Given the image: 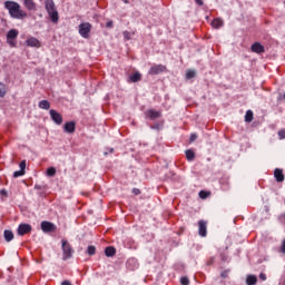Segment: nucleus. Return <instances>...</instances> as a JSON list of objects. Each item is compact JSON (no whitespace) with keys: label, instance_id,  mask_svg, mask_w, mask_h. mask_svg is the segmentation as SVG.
<instances>
[{"label":"nucleus","instance_id":"obj_26","mask_svg":"<svg viewBox=\"0 0 285 285\" xmlns=\"http://www.w3.org/2000/svg\"><path fill=\"white\" fill-rule=\"evenodd\" d=\"M200 199H207V197H210V191L202 190L199 191Z\"/></svg>","mask_w":285,"mask_h":285},{"label":"nucleus","instance_id":"obj_41","mask_svg":"<svg viewBox=\"0 0 285 285\" xmlns=\"http://www.w3.org/2000/svg\"><path fill=\"white\" fill-rule=\"evenodd\" d=\"M196 2L198 3V6H204V1L202 0H196Z\"/></svg>","mask_w":285,"mask_h":285},{"label":"nucleus","instance_id":"obj_22","mask_svg":"<svg viewBox=\"0 0 285 285\" xmlns=\"http://www.w3.org/2000/svg\"><path fill=\"white\" fill-rule=\"evenodd\" d=\"M4 239L6 242H12V239H14V234L11 230H4Z\"/></svg>","mask_w":285,"mask_h":285},{"label":"nucleus","instance_id":"obj_39","mask_svg":"<svg viewBox=\"0 0 285 285\" xmlns=\"http://www.w3.org/2000/svg\"><path fill=\"white\" fill-rule=\"evenodd\" d=\"M132 193H134V195H140L141 194V191L139 189H137V188H134Z\"/></svg>","mask_w":285,"mask_h":285},{"label":"nucleus","instance_id":"obj_13","mask_svg":"<svg viewBox=\"0 0 285 285\" xmlns=\"http://www.w3.org/2000/svg\"><path fill=\"white\" fill-rule=\"evenodd\" d=\"M274 177H275L276 181H278V183L284 181V171L279 168H276L274 170Z\"/></svg>","mask_w":285,"mask_h":285},{"label":"nucleus","instance_id":"obj_40","mask_svg":"<svg viewBox=\"0 0 285 285\" xmlns=\"http://www.w3.org/2000/svg\"><path fill=\"white\" fill-rule=\"evenodd\" d=\"M61 285H72V283H70V281H62Z\"/></svg>","mask_w":285,"mask_h":285},{"label":"nucleus","instance_id":"obj_14","mask_svg":"<svg viewBox=\"0 0 285 285\" xmlns=\"http://www.w3.org/2000/svg\"><path fill=\"white\" fill-rule=\"evenodd\" d=\"M252 52H256L257 55H262V52H264V46H262V43H259V42H255L252 46Z\"/></svg>","mask_w":285,"mask_h":285},{"label":"nucleus","instance_id":"obj_37","mask_svg":"<svg viewBox=\"0 0 285 285\" xmlns=\"http://www.w3.org/2000/svg\"><path fill=\"white\" fill-rule=\"evenodd\" d=\"M112 26H114L112 20H109V21L106 23V28H112Z\"/></svg>","mask_w":285,"mask_h":285},{"label":"nucleus","instance_id":"obj_33","mask_svg":"<svg viewBox=\"0 0 285 285\" xmlns=\"http://www.w3.org/2000/svg\"><path fill=\"white\" fill-rule=\"evenodd\" d=\"M180 283H181L183 285H188V284H190V282L188 281V277H183V278H180Z\"/></svg>","mask_w":285,"mask_h":285},{"label":"nucleus","instance_id":"obj_8","mask_svg":"<svg viewBox=\"0 0 285 285\" xmlns=\"http://www.w3.org/2000/svg\"><path fill=\"white\" fill-rule=\"evenodd\" d=\"M32 230V226L30 224H20L18 227V235L23 236L28 235Z\"/></svg>","mask_w":285,"mask_h":285},{"label":"nucleus","instance_id":"obj_12","mask_svg":"<svg viewBox=\"0 0 285 285\" xmlns=\"http://www.w3.org/2000/svg\"><path fill=\"white\" fill-rule=\"evenodd\" d=\"M65 132H68L69 135H72L76 130V125L72 121L66 122L63 126Z\"/></svg>","mask_w":285,"mask_h":285},{"label":"nucleus","instance_id":"obj_35","mask_svg":"<svg viewBox=\"0 0 285 285\" xmlns=\"http://www.w3.org/2000/svg\"><path fill=\"white\" fill-rule=\"evenodd\" d=\"M197 139V134H191L190 135V138H189V141L193 142Z\"/></svg>","mask_w":285,"mask_h":285},{"label":"nucleus","instance_id":"obj_24","mask_svg":"<svg viewBox=\"0 0 285 285\" xmlns=\"http://www.w3.org/2000/svg\"><path fill=\"white\" fill-rule=\"evenodd\" d=\"M186 157H187L188 161H193L195 159V151H193L191 149H188L186 151Z\"/></svg>","mask_w":285,"mask_h":285},{"label":"nucleus","instance_id":"obj_17","mask_svg":"<svg viewBox=\"0 0 285 285\" xmlns=\"http://www.w3.org/2000/svg\"><path fill=\"white\" fill-rule=\"evenodd\" d=\"M117 253V249L115 247L109 246L105 249L106 257H115V254Z\"/></svg>","mask_w":285,"mask_h":285},{"label":"nucleus","instance_id":"obj_18","mask_svg":"<svg viewBox=\"0 0 285 285\" xmlns=\"http://www.w3.org/2000/svg\"><path fill=\"white\" fill-rule=\"evenodd\" d=\"M129 79L130 81H132V83H137V81H141V73H139V71H136L129 77Z\"/></svg>","mask_w":285,"mask_h":285},{"label":"nucleus","instance_id":"obj_15","mask_svg":"<svg viewBox=\"0 0 285 285\" xmlns=\"http://www.w3.org/2000/svg\"><path fill=\"white\" fill-rule=\"evenodd\" d=\"M147 117H149V119H159V117H161V111L150 109L147 111Z\"/></svg>","mask_w":285,"mask_h":285},{"label":"nucleus","instance_id":"obj_34","mask_svg":"<svg viewBox=\"0 0 285 285\" xmlns=\"http://www.w3.org/2000/svg\"><path fill=\"white\" fill-rule=\"evenodd\" d=\"M279 139H285V129L278 131Z\"/></svg>","mask_w":285,"mask_h":285},{"label":"nucleus","instance_id":"obj_4","mask_svg":"<svg viewBox=\"0 0 285 285\" xmlns=\"http://www.w3.org/2000/svg\"><path fill=\"white\" fill-rule=\"evenodd\" d=\"M17 37H19V31L17 29H10L7 33V43L11 48H14L17 46Z\"/></svg>","mask_w":285,"mask_h":285},{"label":"nucleus","instance_id":"obj_36","mask_svg":"<svg viewBox=\"0 0 285 285\" xmlns=\"http://www.w3.org/2000/svg\"><path fill=\"white\" fill-rule=\"evenodd\" d=\"M281 253H284V255H285V239L282 242Z\"/></svg>","mask_w":285,"mask_h":285},{"label":"nucleus","instance_id":"obj_32","mask_svg":"<svg viewBox=\"0 0 285 285\" xmlns=\"http://www.w3.org/2000/svg\"><path fill=\"white\" fill-rule=\"evenodd\" d=\"M19 166L20 170H22V173H26V160H22Z\"/></svg>","mask_w":285,"mask_h":285},{"label":"nucleus","instance_id":"obj_42","mask_svg":"<svg viewBox=\"0 0 285 285\" xmlns=\"http://www.w3.org/2000/svg\"><path fill=\"white\" fill-rule=\"evenodd\" d=\"M0 194H1V195H8V191H6L4 189H2V190L0 191Z\"/></svg>","mask_w":285,"mask_h":285},{"label":"nucleus","instance_id":"obj_38","mask_svg":"<svg viewBox=\"0 0 285 285\" xmlns=\"http://www.w3.org/2000/svg\"><path fill=\"white\" fill-rule=\"evenodd\" d=\"M259 279H262V282H266V274L262 273L259 275Z\"/></svg>","mask_w":285,"mask_h":285},{"label":"nucleus","instance_id":"obj_25","mask_svg":"<svg viewBox=\"0 0 285 285\" xmlns=\"http://www.w3.org/2000/svg\"><path fill=\"white\" fill-rule=\"evenodd\" d=\"M48 177H55L57 175V169L55 167H50L47 169Z\"/></svg>","mask_w":285,"mask_h":285},{"label":"nucleus","instance_id":"obj_29","mask_svg":"<svg viewBox=\"0 0 285 285\" xmlns=\"http://www.w3.org/2000/svg\"><path fill=\"white\" fill-rule=\"evenodd\" d=\"M0 97H6V85L0 82Z\"/></svg>","mask_w":285,"mask_h":285},{"label":"nucleus","instance_id":"obj_3","mask_svg":"<svg viewBox=\"0 0 285 285\" xmlns=\"http://www.w3.org/2000/svg\"><path fill=\"white\" fill-rule=\"evenodd\" d=\"M90 30H92V24H90V22H82L79 24V35L82 39H90Z\"/></svg>","mask_w":285,"mask_h":285},{"label":"nucleus","instance_id":"obj_19","mask_svg":"<svg viewBox=\"0 0 285 285\" xmlns=\"http://www.w3.org/2000/svg\"><path fill=\"white\" fill-rule=\"evenodd\" d=\"M247 285H256L257 284V276L255 275H248L246 278Z\"/></svg>","mask_w":285,"mask_h":285},{"label":"nucleus","instance_id":"obj_31","mask_svg":"<svg viewBox=\"0 0 285 285\" xmlns=\"http://www.w3.org/2000/svg\"><path fill=\"white\" fill-rule=\"evenodd\" d=\"M23 175H26V171H23V170H21V169L13 173V177H16V178H17V177H23Z\"/></svg>","mask_w":285,"mask_h":285},{"label":"nucleus","instance_id":"obj_23","mask_svg":"<svg viewBox=\"0 0 285 285\" xmlns=\"http://www.w3.org/2000/svg\"><path fill=\"white\" fill-rule=\"evenodd\" d=\"M245 121L247 124H250V121H253V110H247L245 114Z\"/></svg>","mask_w":285,"mask_h":285},{"label":"nucleus","instance_id":"obj_11","mask_svg":"<svg viewBox=\"0 0 285 285\" xmlns=\"http://www.w3.org/2000/svg\"><path fill=\"white\" fill-rule=\"evenodd\" d=\"M207 226H208V223H206V220L198 222V227H199L198 233H199L200 237H206Z\"/></svg>","mask_w":285,"mask_h":285},{"label":"nucleus","instance_id":"obj_43","mask_svg":"<svg viewBox=\"0 0 285 285\" xmlns=\"http://www.w3.org/2000/svg\"><path fill=\"white\" fill-rule=\"evenodd\" d=\"M114 149H110V153H112Z\"/></svg>","mask_w":285,"mask_h":285},{"label":"nucleus","instance_id":"obj_9","mask_svg":"<svg viewBox=\"0 0 285 285\" xmlns=\"http://www.w3.org/2000/svg\"><path fill=\"white\" fill-rule=\"evenodd\" d=\"M26 45L29 46V48H41V42L35 37H29L26 40Z\"/></svg>","mask_w":285,"mask_h":285},{"label":"nucleus","instance_id":"obj_27","mask_svg":"<svg viewBox=\"0 0 285 285\" xmlns=\"http://www.w3.org/2000/svg\"><path fill=\"white\" fill-rule=\"evenodd\" d=\"M196 72L193 69L187 70L186 72V79H194Z\"/></svg>","mask_w":285,"mask_h":285},{"label":"nucleus","instance_id":"obj_1","mask_svg":"<svg viewBox=\"0 0 285 285\" xmlns=\"http://www.w3.org/2000/svg\"><path fill=\"white\" fill-rule=\"evenodd\" d=\"M4 7L8 9L12 19H26L28 17V12L22 10L21 6L14 1H6Z\"/></svg>","mask_w":285,"mask_h":285},{"label":"nucleus","instance_id":"obj_2","mask_svg":"<svg viewBox=\"0 0 285 285\" xmlns=\"http://www.w3.org/2000/svg\"><path fill=\"white\" fill-rule=\"evenodd\" d=\"M45 7L52 23H57L59 21V12L55 6V0H45Z\"/></svg>","mask_w":285,"mask_h":285},{"label":"nucleus","instance_id":"obj_30","mask_svg":"<svg viewBox=\"0 0 285 285\" xmlns=\"http://www.w3.org/2000/svg\"><path fill=\"white\" fill-rule=\"evenodd\" d=\"M124 37L127 41H130V39H132V33L131 32H128V31H124Z\"/></svg>","mask_w":285,"mask_h":285},{"label":"nucleus","instance_id":"obj_20","mask_svg":"<svg viewBox=\"0 0 285 285\" xmlns=\"http://www.w3.org/2000/svg\"><path fill=\"white\" fill-rule=\"evenodd\" d=\"M39 108L42 110H50V102L48 100H41L39 102Z\"/></svg>","mask_w":285,"mask_h":285},{"label":"nucleus","instance_id":"obj_28","mask_svg":"<svg viewBox=\"0 0 285 285\" xmlns=\"http://www.w3.org/2000/svg\"><path fill=\"white\" fill-rule=\"evenodd\" d=\"M96 250H97V248L92 245L88 246V248H87L88 255H95Z\"/></svg>","mask_w":285,"mask_h":285},{"label":"nucleus","instance_id":"obj_7","mask_svg":"<svg viewBox=\"0 0 285 285\" xmlns=\"http://www.w3.org/2000/svg\"><path fill=\"white\" fill-rule=\"evenodd\" d=\"M41 230L43 233H55L57 230V226L50 222L43 220L41 223Z\"/></svg>","mask_w":285,"mask_h":285},{"label":"nucleus","instance_id":"obj_6","mask_svg":"<svg viewBox=\"0 0 285 285\" xmlns=\"http://www.w3.org/2000/svg\"><path fill=\"white\" fill-rule=\"evenodd\" d=\"M49 115H50L52 121L57 124V126H61V124H63V117L57 110L51 109L49 111Z\"/></svg>","mask_w":285,"mask_h":285},{"label":"nucleus","instance_id":"obj_16","mask_svg":"<svg viewBox=\"0 0 285 285\" xmlns=\"http://www.w3.org/2000/svg\"><path fill=\"white\" fill-rule=\"evenodd\" d=\"M23 4L27 8V10H37V4L32 0H24Z\"/></svg>","mask_w":285,"mask_h":285},{"label":"nucleus","instance_id":"obj_21","mask_svg":"<svg viewBox=\"0 0 285 285\" xmlns=\"http://www.w3.org/2000/svg\"><path fill=\"white\" fill-rule=\"evenodd\" d=\"M212 26L214 28H222V26H224V20L216 18L214 21H212Z\"/></svg>","mask_w":285,"mask_h":285},{"label":"nucleus","instance_id":"obj_10","mask_svg":"<svg viewBox=\"0 0 285 285\" xmlns=\"http://www.w3.org/2000/svg\"><path fill=\"white\" fill-rule=\"evenodd\" d=\"M160 72H166V66L155 65L149 69V75H159Z\"/></svg>","mask_w":285,"mask_h":285},{"label":"nucleus","instance_id":"obj_5","mask_svg":"<svg viewBox=\"0 0 285 285\" xmlns=\"http://www.w3.org/2000/svg\"><path fill=\"white\" fill-rule=\"evenodd\" d=\"M62 244V253H63V259H70L72 257V246L69 245L68 240H61Z\"/></svg>","mask_w":285,"mask_h":285}]
</instances>
